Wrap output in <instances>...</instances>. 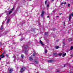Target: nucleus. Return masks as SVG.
<instances>
[{
  "label": "nucleus",
  "mask_w": 73,
  "mask_h": 73,
  "mask_svg": "<svg viewBox=\"0 0 73 73\" xmlns=\"http://www.w3.org/2000/svg\"><path fill=\"white\" fill-rule=\"evenodd\" d=\"M26 69V68L25 67H23L20 71V72H21V73H23V72Z\"/></svg>",
  "instance_id": "f257e3e1"
},
{
  "label": "nucleus",
  "mask_w": 73,
  "mask_h": 73,
  "mask_svg": "<svg viewBox=\"0 0 73 73\" xmlns=\"http://www.w3.org/2000/svg\"><path fill=\"white\" fill-rule=\"evenodd\" d=\"M6 12V13L7 15H9L10 14H11L12 12V11H10L9 12L8 11H7Z\"/></svg>",
  "instance_id": "f03ea898"
},
{
  "label": "nucleus",
  "mask_w": 73,
  "mask_h": 73,
  "mask_svg": "<svg viewBox=\"0 0 73 73\" xmlns=\"http://www.w3.org/2000/svg\"><path fill=\"white\" fill-rule=\"evenodd\" d=\"M13 71V69L10 68L9 70V73H11Z\"/></svg>",
  "instance_id": "7ed1b4c3"
},
{
  "label": "nucleus",
  "mask_w": 73,
  "mask_h": 73,
  "mask_svg": "<svg viewBox=\"0 0 73 73\" xmlns=\"http://www.w3.org/2000/svg\"><path fill=\"white\" fill-rule=\"evenodd\" d=\"M5 55H3V54H1V55L0 56V57H1V58H4V57H5Z\"/></svg>",
  "instance_id": "20e7f679"
},
{
  "label": "nucleus",
  "mask_w": 73,
  "mask_h": 73,
  "mask_svg": "<svg viewBox=\"0 0 73 73\" xmlns=\"http://www.w3.org/2000/svg\"><path fill=\"white\" fill-rule=\"evenodd\" d=\"M44 11H42V14L41 15V17H43V15L44 14Z\"/></svg>",
  "instance_id": "39448f33"
},
{
  "label": "nucleus",
  "mask_w": 73,
  "mask_h": 73,
  "mask_svg": "<svg viewBox=\"0 0 73 73\" xmlns=\"http://www.w3.org/2000/svg\"><path fill=\"white\" fill-rule=\"evenodd\" d=\"M3 25H2V26L1 27V29H0V32H1H1H2L3 31Z\"/></svg>",
  "instance_id": "423d86ee"
},
{
  "label": "nucleus",
  "mask_w": 73,
  "mask_h": 73,
  "mask_svg": "<svg viewBox=\"0 0 73 73\" xmlns=\"http://www.w3.org/2000/svg\"><path fill=\"white\" fill-rule=\"evenodd\" d=\"M35 64H38V60H36L35 61Z\"/></svg>",
  "instance_id": "0eeeda50"
},
{
  "label": "nucleus",
  "mask_w": 73,
  "mask_h": 73,
  "mask_svg": "<svg viewBox=\"0 0 73 73\" xmlns=\"http://www.w3.org/2000/svg\"><path fill=\"white\" fill-rule=\"evenodd\" d=\"M71 18H72V17H71V15H70L69 16V21H70V19H71Z\"/></svg>",
  "instance_id": "6e6552de"
},
{
  "label": "nucleus",
  "mask_w": 73,
  "mask_h": 73,
  "mask_svg": "<svg viewBox=\"0 0 73 73\" xmlns=\"http://www.w3.org/2000/svg\"><path fill=\"white\" fill-rule=\"evenodd\" d=\"M29 60L30 61H32L33 60V58L32 57H30L29 58Z\"/></svg>",
  "instance_id": "1a4fd4ad"
},
{
  "label": "nucleus",
  "mask_w": 73,
  "mask_h": 73,
  "mask_svg": "<svg viewBox=\"0 0 73 73\" xmlns=\"http://www.w3.org/2000/svg\"><path fill=\"white\" fill-rule=\"evenodd\" d=\"M53 56H57V54L56 53H54Z\"/></svg>",
  "instance_id": "9d476101"
},
{
  "label": "nucleus",
  "mask_w": 73,
  "mask_h": 73,
  "mask_svg": "<svg viewBox=\"0 0 73 73\" xmlns=\"http://www.w3.org/2000/svg\"><path fill=\"white\" fill-rule=\"evenodd\" d=\"M40 42L42 45H44V44L42 43V41L41 40H40Z\"/></svg>",
  "instance_id": "9b49d317"
},
{
  "label": "nucleus",
  "mask_w": 73,
  "mask_h": 73,
  "mask_svg": "<svg viewBox=\"0 0 73 73\" xmlns=\"http://www.w3.org/2000/svg\"><path fill=\"white\" fill-rule=\"evenodd\" d=\"M66 55V53L63 54L62 56V57H64V56H65Z\"/></svg>",
  "instance_id": "f8f14e48"
},
{
  "label": "nucleus",
  "mask_w": 73,
  "mask_h": 73,
  "mask_svg": "<svg viewBox=\"0 0 73 73\" xmlns=\"http://www.w3.org/2000/svg\"><path fill=\"white\" fill-rule=\"evenodd\" d=\"M6 54V52H5V51H4L2 53V54H3V55H5V54Z\"/></svg>",
  "instance_id": "ddd939ff"
},
{
  "label": "nucleus",
  "mask_w": 73,
  "mask_h": 73,
  "mask_svg": "<svg viewBox=\"0 0 73 73\" xmlns=\"http://www.w3.org/2000/svg\"><path fill=\"white\" fill-rule=\"evenodd\" d=\"M72 40H73L72 38H70L68 39V41H72Z\"/></svg>",
  "instance_id": "4468645a"
},
{
  "label": "nucleus",
  "mask_w": 73,
  "mask_h": 73,
  "mask_svg": "<svg viewBox=\"0 0 73 73\" xmlns=\"http://www.w3.org/2000/svg\"><path fill=\"white\" fill-rule=\"evenodd\" d=\"M9 21H10V19H8L7 21V24H8V23H9Z\"/></svg>",
  "instance_id": "2eb2a0df"
},
{
  "label": "nucleus",
  "mask_w": 73,
  "mask_h": 73,
  "mask_svg": "<svg viewBox=\"0 0 73 73\" xmlns=\"http://www.w3.org/2000/svg\"><path fill=\"white\" fill-rule=\"evenodd\" d=\"M52 61L53 60H50L48 61V62H52Z\"/></svg>",
  "instance_id": "dca6fc26"
},
{
  "label": "nucleus",
  "mask_w": 73,
  "mask_h": 73,
  "mask_svg": "<svg viewBox=\"0 0 73 73\" xmlns=\"http://www.w3.org/2000/svg\"><path fill=\"white\" fill-rule=\"evenodd\" d=\"M73 49V46H71L70 48V50H72Z\"/></svg>",
  "instance_id": "f3484780"
},
{
  "label": "nucleus",
  "mask_w": 73,
  "mask_h": 73,
  "mask_svg": "<svg viewBox=\"0 0 73 73\" xmlns=\"http://www.w3.org/2000/svg\"><path fill=\"white\" fill-rule=\"evenodd\" d=\"M28 48V46L27 45H26L24 47L25 49H27Z\"/></svg>",
  "instance_id": "a211bd4d"
},
{
  "label": "nucleus",
  "mask_w": 73,
  "mask_h": 73,
  "mask_svg": "<svg viewBox=\"0 0 73 73\" xmlns=\"http://www.w3.org/2000/svg\"><path fill=\"white\" fill-rule=\"evenodd\" d=\"M6 56L7 57H9V54H6Z\"/></svg>",
  "instance_id": "6ab92c4d"
},
{
  "label": "nucleus",
  "mask_w": 73,
  "mask_h": 73,
  "mask_svg": "<svg viewBox=\"0 0 73 73\" xmlns=\"http://www.w3.org/2000/svg\"><path fill=\"white\" fill-rule=\"evenodd\" d=\"M23 57H24V55H21V58H23Z\"/></svg>",
  "instance_id": "aec40b11"
},
{
  "label": "nucleus",
  "mask_w": 73,
  "mask_h": 73,
  "mask_svg": "<svg viewBox=\"0 0 73 73\" xmlns=\"http://www.w3.org/2000/svg\"><path fill=\"white\" fill-rule=\"evenodd\" d=\"M47 0H46L45 1V4H46H46H47L46 3H47Z\"/></svg>",
  "instance_id": "412c9836"
},
{
  "label": "nucleus",
  "mask_w": 73,
  "mask_h": 73,
  "mask_svg": "<svg viewBox=\"0 0 73 73\" xmlns=\"http://www.w3.org/2000/svg\"><path fill=\"white\" fill-rule=\"evenodd\" d=\"M56 49H58L59 48V46H56L55 47Z\"/></svg>",
  "instance_id": "4be33fe9"
},
{
  "label": "nucleus",
  "mask_w": 73,
  "mask_h": 73,
  "mask_svg": "<svg viewBox=\"0 0 73 73\" xmlns=\"http://www.w3.org/2000/svg\"><path fill=\"white\" fill-rule=\"evenodd\" d=\"M62 53H60L58 54V55L61 56V55H62Z\"/></svg>",
  "instance_id": "5701e85b"
},
{
  "label": "nucleus",
  "mask_w": 73,
  "mask_h": 73,
  "mask_svg": "<svg viewBox=\"0 0 73 73\" xmlns=\"http://www.w3.org/2000/svg\"><path fill=\"white\" fill-rule=\"evenodd\" d=\"M49 3H48V4H47V7L48 8H49Z\"/></svg>",
  "instance_id": "b1692460"
},
{
  "label": "nucleus",
  "mask_w": 73,
  "mask_h": 73,
  "mask_svg": "<svg viewBox=\"0 0 73 73\" xmlns=\"http://www.w3.org/2000/svg\"><path fill=\"white\" fill-rule=\"evenodd\" d=\"M45 35H48V32H45Z\"/></svg>",
  "instance_id": "393cba45"
},
{
  "label": "nucleus",
  "mask_w": 73,
  "mask_h": 73,
  "mask_svg": "<svg viewBox=\"0 0 73 73\" xmlns=\"http://www.w3.org/2000/svg\"><path fill=\"white\" fill-rule=\"evenodd\" d=\"M63 24L64 25H65V21H64L63 22Z\"/></svg>",
  "instance_id": "a878e982"
},
{
  "label": "nucleus",
  "mask_w": 73,
  "mask_h": 73,
  "mask_svg": "<svg viewBox=\"0 0 73 73\" xmlns=\"http://www.w3.org/2000/svg\"><path fill=\"white\" fill-rule=\"evenodd\" d=\"M36 53H33V56H35V54H36Z\"/></svg>",
  "instance_id": "bb28decb"
},
{
  "label": "nucleus",
  "mask_w": 73,
  "mask_h": 73,
  "mask_svg": "<svg viewBox=\"0 0 73 73\" xmlns=\"http://www.w3.org/2000/svg\"><path fill=\"white\" fill-rule=\"evenodd\" d=\"M19 56H18V57L17 58V60H19Z\"/></svg>",
  "instance_id": "cd10ccee"
},
{
  "label": "nucleus",
  "mask_w": 73,
  "mask_h": 73,
  "mask_svg": "<svg viewBox=\"0 0 73 73\" xmlns=\"http://www.w3.org/2000/svg\"><path fill=\"white\" fill-rule=\"evenodd\" d=\"M45 53H47V50H45Z\"/></svg>",
  "instance_id": "c85d7f7f"
},
{
  "label": "nucleus",
  "mask_w": 73,
  "mask_h": 73,
  "mask_svg": "<svg viewBox=\"0 0 73 73\" xmlns=\"http://www.w3.org/2000/svg\"><path fill=\"white\" fill-rule=\"evenodd\" d=\"M70 4H68V7H70Z\"/></svg>",
  "instance_id": "c756f323"
},
{
  "label": "nucleus",
  "mask_w": 73,
  "mask_h": 73,
  "mask_svg": "<svg viewBox=\"0 0 73 73\" xmlns=\"http://www.w3.org/2000/svg\"><path fill=\"white\" fill-rule=\"evenodd\" d=\"M13 9H14V7H13V8L11 9V10L12 12V11H13Z\"/></svg>",
  "instance_id": "7c9ffc66"
},
{
  "label": "nucleus",
  "mask_w": 73,
  "mask_h": 73,
  "mask_svg": "<svg viewBox=\"0 0 73 73\" xmlns=\"http://www.w3.org/2000/svg\"><path fill=\"white\" fill-rule=\"evenodd\" d=\"M66 65H70V64L67 63L66 64Z\"/></svg>",
  "instance_id": "2f4dec72"
},
{
  "label": "nucleus",
  "mask_w": 73,
  "mask_h": 73,
  "mask_svg": "<svg viewBox=\"0 0 73 73\" xmlns=\"http://www.w3.org/2000/svg\"><path fill=\"white\" fill-rule=\"evenodd\" d=\"M63 46H64V45H65V43L63 42Z\"/></svg>",
  "instance_id": "473e14b6"
},
{
  "label": "nucleus",
  "mask_w": 73,
  "mask_h": 73,
  "mask_svg": "<svg viewBox=\"0 0 73 73\" xmlns=\"http://www.w3.org/2000/svg\"><path fill=\"white\" fill-rule=\"evenodd\" d=\"M63 4H66V2H64L63 3Z\"/></svg>",
  "instance_id": "72a5a7b5"
},
{
  "label": "nucleus",
  "mask_w": 73,
  "mask_h": 73,
  "mask_svg": "<svg viewBox=\"0 0 73 73\" xmlns=\"http://www.w3.org/2000/svg\"><path fill=\"white\" fill-rule=\"evenodd\" d=\"M59 14L60 15H62V13H60Z\"/></svg>",
  "instance_id": "f704fd0d"
},
{
  "label": "nucleus",
  "mask_w": 73,
  "mask_h": 73,
  "mask_svg": "<svg viewBox=\"0 0 73 73\" xmlns=\"http://www.w3.org/2000/svg\"><path fill=\"white\" fill-rule=\"evenodd\" d=\"M71 15L72 16H73V13L71 14Z\"/></svg>",
  "instance_id": "c9c22d12"
},
{
  "label": "nucleus",
  "mask_w": 73,
  "mask_h": 73,
  "mask_svg": "<svg viewBox=\"0 0 73 73\" xmlns=\"http://www.w3.org/2000/svg\"><path fill=\"white\" fill-rule=\"evenodd\" d=\"M63 4V3H61V5H62V4Z\"/></svg>",
  "instance_id": "e433bc0d"
},
{
  "label": "nucleus",
  "mask_w": 73,
  "mask_h": 73,
  "mask_svg": "<svg viewBox=\"0 0 73 73\" xmlns=\"http://www.w3.org/2000/svg\"><path fill=\"white\" fill-rule=\"evenodd\" d=\"M27 52H28V51H25V53H26V54H27Z\"/></svg>",
  "instance_id": "4c0bfd02"
},
{
  "label": "nucleus",
  "mask_w": 73,
  "mask_h": 73,
  "mask_svg": "<svg viewBox=\"0 0 73 73\" xmlns=\"http://www.w3.org/2000/svg\"><path fill=\"white\" fill-rule=\"evenodd\" d=\"M53 31H55V29H54V28L53 29Z\"/></svg>",
  "instance_id": "58836bf2"
},
{
  "label": "nucleus",
  "mask_w": 73,
  "mask_h": 73,
  "mask_svg": "<svg viewBox=\"0 0 73 73\" xmlns=\"http://www.w3.org/2000/svg\"><path fill=\"white\" fill-rule=\"evenodd\" d=\"M59 17V16H56V17H57H57Z\"/></svg>",
  "instance_id": "ea45409f"
},
{
  "label": "nucleus",
  "mask_w": 73,
  "mask_h": 73,
  "mask_svg": "<svg viewBox=\"0 0 73 73\" xmlns=\"http://www.w3.org/2000/svg\"><path fill=\"white\" fill-rule=\"evenodd\" d=\"M66 66V64H64V67H65Z\"/></svg>",
  "instance_id": "a19ab883"
},
{
  "label": "nucleus",
  "mask_w": 73,
  "mask_h": 73,
  "mask_svg": "<svg viewBox=\"0 0 73 73\" xmlns=\"http://www.w3.org/2000/svg\"><path fill=\"white\" fill-rule=\"evenodd\" d=\"M0 44L1 45H2V44H1V42H0Z\"/></svg>",
  "instance_id": "79ce46f5"
},
{
  "label": "nucleus",
  "mask_w": 73,
  "mask_h": 73,
  "mask_svg": "<svg viewBox=\"0 0 73 73\" xmlns=\"http://www.w3.org/2000/svg\"><path fill=\"white\" fill-rule=\"evenodd\" d=\"M20 40H21V41H22V40H23V39H20Z\"/></svg>",
  "instance_id": "37998d69"
},
{
  "label": "nucleus",
  "mask_w": 73,
  "mask_h": 73,
  "mask_svg": "<svg viewBox=\"0 0 73 73\" xmlns=\"http://www.w3.org/2000/svg\"><path fill=\"white\" fill-rule=\"evenodd\" d=\"M59 72V70H58L57 71V72Z\"/></svg>",
  "instance_id": "c03bdc74"
},
{
  "label": "nucleus",
  "mask_w": 73,
  "mask_h": 73,
  "mask_svg": "<svg viewBox=\"0 0 73 73\" xmlns=\"http://www.w3.org/2000/svg\"><path fill=\"white\" fill-rule=\"evenodd\" d=\"M52 12L54 13V11H53Z\"/></svg>",
  "instance_id": "a18cd8bd"
},
{
  "label": "nucleus",
  "mask_w": 73,
  "mask_h": 73,
  "mask_svg": "<svg viewBox=\"0 0 73 73\" xmlns=\"http://www.w3.org/2000/svg\"><path fill=\"white\" fill-rule=\"evenodd\" d=\"M0 35V37H1V35Z\"/></svg>",
  "instance_id": "49530a36"
},
{
  "label": "nucleus",
  "mask_w": 73,
  "mask_h": 73,
  "mask_svg": "<svg viewBox=\"0 0 73 73\" xmlns=\"http://www.w3.org/2000/svg\"><path fill=\"white\" fill-rule=\"evenodd\" d=\"M47 17H48V18H49V16H48Z\"/></svg>",
  "instance_id": "de8ad7c7"
},
{
  "label": "nucleus",
  "mask_w": 73,
  "mask_h": 73,
  "mask_svg": "<svg viewBox=\"0 0 73 73\" xmlns=\"http://www.w3.org/2000/svg\"><path fill=\"white\" fill-rule=\"evenodd\" d=\"M4 22H3L2 23V24H4Z\"/></svg>",
  "instance_id": "09e8293b"
},
{
  "label": "nucleus",
  "mask_w": 73,
  "mask_h": 73,
  "mask_svg": "<svg viewBox=\"0 0 73 73\" xmlns=\"http://www.w3.org/2000/svg\"><path fill=\"white\" fill-rule=\"evenodd\" d=\"M52 0V1H54V0Z\"/></svg>",
  "instance_id": "8fccbe9b"
},
{
  "label": "nucleus",
  "mask_w": 73,
  "mask_h": 73,
  "mask_svg": "<svg viewBox=\"0 0 73 73\" xmlns=\"http://www.w3.org/2000/svg\"><path fill=\"white\" fill-rule=\"evenodd\" d=\"M0 60H1V58H0Z\"/></svg>",
  "instance_id": "3c124183"
},
{
  "label": "nucleus",
  "mask_w": 73,
  "mask_h": 73,
  "mask_svg": "<svg viewBox=\"0 0 73 73\" xmlns=\"http://www.w3.org/2000/svg\"><path fill=\"white\" fill-rule=\"evenodd\" d=\"M6 33H5V34H6Z\"/></svg>",
  "instance_id": "603ef678"
},
{
  "label": "nucleus",
  "mask_w": 73,
  "mask_h": 73,
  "mask_svg": "<svg viewBox=\"0 0 73 73\" xmlns=\"http://www.w3.org/2000/svg\"><path fill=\"white\" fill-rule=\"evenodd\" d=\"M13 57H14V56H13Z\"/></svg>",
  "instance_id": "864d4df0"
}]
</instances>
